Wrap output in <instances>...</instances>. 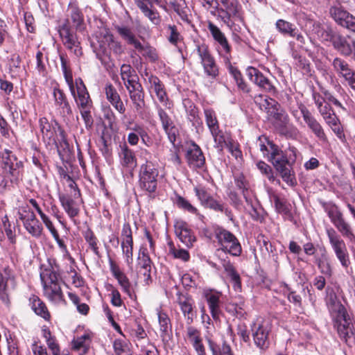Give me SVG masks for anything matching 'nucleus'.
Here are the masks:
<instances>
[{
    "instance_id": "f257e3e1",
    "label": "nucleus",
    "mask_w": 355,
    "mask_h": 355,
    "mask_svg": "<svg viewBox=\"0 0 355 355\" xmlns=\"http://www.w3.org/2000/svg\"><path fill=\"white\" fill-rule=\"evenodd\" d=\"M85 28L84 15L75 2H70L66 10V19L58 26V33L63 45L76 56L83 55L77 32Z\"/></svg>"
},
{
    "instance_id": "f03ea898",
    "label": "nucleus",
    "mask_w": 355,
    "mask_h": 355,
    "mask_svg": "<svg viewBox=\"0 0 355 355\" xmlns=\"http://www.w3.org/2000/svg\"><path fill=\"white\" fill-rule=\"evenodd\" d=\"M297 150L294 146H288L282 150L277 145L272 144L271 152L268 160L272 163L282 178L290 186L296 184L295 178L291 167L295 163Z\"/></svg>"
},
{
    "instance_id": "7ed1b4c3",
    "label": "nucleus",
    "mask_w": 355,
    "mask_h": 355,
    "mask_svg": "<svg viewBox=\"0 0 355 355\" xmlns=\"http://www.w3.org/2000/svg\"><path fill=\"white\" fill-rule=\"evenodd\" d=\"M56 267L49 264L41 267L40 279L43 286L44 295L54 304H65L61 288L62 279Z\"/></svg>"
},
{
    "instance_id": "20e7f679",
    "label": "nucleus",
    "mask_w": 355,
    "mask_h": 355,
    "mask_svg": "<svg viewBox=\"0 0 355 355\" xmlns=\"http://www.w3.org/2000/svg\"><path fill=\"white\" fill-rule=\"evenodd\" d=\"M329 312L333 325L339 338L347 343L355 335V320L347 313L345 307L340 302H334L329 306Z\"/></svg>"
},
{
    "instance_id": "39448f33",
    "label": "nucleus",
    "mask_w": 355,
    "mask_h": 355,
    "mask_svg": "<svg viewBox=\"0 0 355 355\" xmlns=\"http://www.w3.org/2000/svg\"><path fill=\"white\" fill-rule=\"evenodd\" d=\"M263 106L266 110L268 119L272 121L275 128L281 135H286L290 119L280 104L275 99L266 98Z\"/></svg>"
},
{
    "instance_id": "423d86ee",
    "label": "nucleus",
    "mask_w": 355,
    "mask_h": 355,
    "mask_svg": "<svg viewBox=\"0 0 355 355\" xmlns=\"http://www.w3.org/2000/svg\"><path fill=\"white\" fill-rule=\"evenodd\" d=\"M159 169L156 164L150 160H146L139 169V185L141 189L152 194L155 193L157 188Z\"/></svg>"
},
{
    "instance_id": "0eeeda50",
    "label": "nucleus",
    "mask_w": 355,
    "mask_h": 355,
    "mask_svg": "<svg viewBox=\"0 0 355 355\" xmlns=\"http://www.w3.org/2000/svg\"><path fill=\"white\" fill-rule=\"evenodd\" d=\"M1 168L12 183H17L22 177L23 163L8 149L0 148Z\"/></svg>"
},
{
    "instance_id": "6e6552de",
    "label": "nucleus",
    "mask_w": 355,
    "mask_h": 355,
    "mask_svg": "<svg viewBox=\"0 0 355 355\" xmlns=\"http://www.w3.org/2000/svg\"><path fill=\"white\" fill-rule=\"evenodd\" d=\"M322 36L326 40H329L334 48L344 56L353 55L355 60V40L350 37L343 36L331 29L325 30Z\"/></svg>"
},
{
    "instance_id": "1a4fd4ad",
    "label": "nucleus",
    "mask_w": 355,
    "mask_h": 355,
    "mask_svg": "<svg viewBox=\"0 0 355 355\" xmlns=\"http://www.w3.org/2000/svg\"><path fill=\"white\" fill-rule=\"evenodd\" d=\"M194 51L200 58L205 73L210 78L216 80L219 75V69L209 46L205 43H198Z\"/></svg>"
},
{
    "instance_id": "9d476101",
    "label": "nucleus",
    "mask_w": 355,
    "mask_h": 355,
    "mask_svg": "<svg viewBox=\"0 0 355 355\" xmlns=\"http://www.w3.org/2000/svg\"><path fill=\"white\" fill-rule=\"evenodd\" d=\"M216 238L220 249L234 257H239L242 252L241 245L238 239L230 231L219 228L216 231Z\"/></svg>"
},
{
    "instance_id": "9b49d317",
    "label": "nucleus",
    "mask_w": 355,
    "mask_h": 355,
    "mask_svg": "<svg viewBox=\"0 0 355 355\" xmlns=\"http://www.w3.org/2000/svg\"><path fill=\"white\" fill-rule=\"evenodd\" d=\"M326 233L337 259L339 260L343 267L347 268L350 264V260L344 240L332 227L327 228Z\"/></svg>"
},
{
    "instance_id": "f8f14e48",
    "label": "nucleus",
    "mask_w": 355,
    "mask_h": 355,
    "mask_svg": "<svg viewBox=\"0 0 355 355\" xmlns=\"http://www.w3.org/2000/svg\"><path fill=\"white\" fill-rule=\"evenodd\" d=\"M17 214L19 218L22 221L24 228L32 236L39 238L42 235V225L37 219L34 212L28 206L21 207Z\"/></svg>"
},
{
    "instance_id": "ddd939ff",
    "label": "nucleus",
    "mask_w": 355,
    "mask_h": 355,
    "mask_svg": "<svg viewBox=\"0 0 355 355\" xmlns=\"http://www.w3.org/2000/svg\"><path fill=\"white\" fill-rule=\"evenodd\" d=\"M300 114L308 128L315 137L322 144H328V138L324 130L318 119L312 114L309 110L302 103L298 105Z\"/></svg>"
},
{
    "instance_id": "4468645a",
    "label": "nucleus",
    "mask_w": 355,
    "mask_h": 355,
    "mask_svg": "<svg viewBox=\"0 0 355 355\" xmlns=\"http://www.w3.org/2000/svg\"><path fill=\"white\" fill-rule=\"evenodd\" d=\"M125 128L130 131L127 137V141L130 145H137L141 138L142 144L148 147L150 146L152 143L150 137L143 125L129 121L125 123Z\"/></svg>"
},
{
    "instance_id": "2eb2a0df",
    "label": "nucleus",
    "mask_w": 355,
    "mask_h": 355,
    "mask_svg": "<svg viewBox=\"0 0 355 355\" xmlns=\"http://www.w3.org/2000/svg\"><path fill=\"white\" fill-rule=\"evenodd\" d=\"M193 190L202 207L221 213L227 214L228 212V209L225 207L224 204L215 200L205 187L198 185L194 187Z\"/></svg>"
},
{
    "instance_id": "dca6fc26",
    "label": "nucleus",
    "mask_w": 355,
    "mask_h": 355,
    "mask_svg": "<svg viewBox=\"0 0 355 355\" xmlns=\"http://www.w3.org/2000/svg\"><path fill=\"white\" fill-rule=\"evenodd\" d=\"M334 71L345 79L349 88L355 93V71L349 64L340 58H336L332 62Z\"/></svg>"
},
{
    "instance_id": "f3484780",
    "label": "nucleus",
    "mask_w": 355,
    "mask_h": 355,
    "mask_svg": "<svg viewBox=\"0 0 355 355\" xmlns=\"http://www.w3.org/2000/svg\"><path fill=\"white\" fill-rule=\"evenodd\" d=\"M207 28L214 40L218 44L216 49L218 53L220 55L228 58V55H230L232 51V47L229 44L225 35L217 26L211 21L208 22Z\"/></svg>"
},
{
    "instance_id": "a211bd4d",
    "label": "nucleus",
    "mask_w": 355,
    "mask_h": 355,
    "mask_svg": "<svg viewBox=\"0 0 355 355\" xmlns=\"http://www.w3.org/2000/svg\"><path fill=\"white\" fill-rule=\"evenodd\" d=\"M4 275L0 272V300L8 304L10 302L8 289L9 284L12 288L16 286L15 275L14 271L10 267L3 269Z\"/></svg>"
},
{
    "instance_id": "6ab92c4d",
    "label": "nucleus",
    "mask_w": 355,
    "mask_h": 355,
    "mask_svg": "<svg viewBox=\"0 0 355 355\" xmlns=\"http://www.w3.org/2000/svg\"><path fill=\"white\" fill-rule=\"evenodd\" d=\"M246 75L252 83L256 84L263 91L271 94L275 93L276 89L272 83L257 69L252 67H248L246 69Z\"/></svg>"
},
{
    "instance_id": "aec40b11",
    "label": "nucleus",
    "mask_w": 355,
    "mask_h": 355,
    "mask_svg": "<svg viewBox=\"0 0 355 355\" xmlns=\"http://www.w3.org/2000/svg\"><path fill=\"white\" fill-rule=\"evenodd\" d=\"M329 12L331 16L339 25L355 32V17L342 7H331Z\"/></svg>"
},
{
    "instance_id": "412c9836",
    "label": "nucleus",
    "mask_w": 355,
    "mask_h": 355,
    "mask_svg": "<svg viewBox=\"0 0 355 355\" xmlns=\"http://www.w3.org/2000/svg\"><path fill=\"white\" fill-rule=\"evenodd\" d=\"M53 96L56 111L61 116L66 118L72 114L71 107L62 89L55 87L53 89Z\"/></svg>"
},
{
    "instance_id": "4be33fe9",
    "label": "nucleus",
    "mask_w": 355,
    "mask_h": 355,
    "mask_svg": "<svg viewBox=\"0 0 355 355\" xmlns=\"http://www.w3.org/2000/svg\"><path fill=\"white\" fill-rule=\"evenodd\" d=\"M117 33L126 42L128 45L134 47L135 50L141 55L144 53L148 43H141L134 34L130 28L128 26H116Z\"/></svg>"
},
{
    "instance_id": "5701e85b",
    "label": "nucleus",
    "mask_w": 355,
    "mask_h": 355,
    "mask_svg": "<svg viewBox=\"0 0 355 355\" xmlns=\"http://www.w3.org/2000/svg\"><path fill=\"white\" fill-rule=\"evenodd\" d=\"M203 295L207 303L212 318L215 320H218L221 313L220 298L222 297V293L215 290L210 289L205 291Z\"/></svg>"
},
{
    "instance_id": "b1692460",
    "label": "nucleus",
    "mask_w": 355,
    "mask_h": 355,
    "mask_svg": "<svg viewBox=\"0 0 355 355\" xmlns=\"http://www.w3.org/2000/svg\"><path fill=\"white\" fill-rule=\"evenodd\" d=\"M312 97L318 112L326 123L338 118L329 103L326 102L324 98L319 93L313 92Z\"/></svg>"
},
{
    "instance_id": "393cba45",
    "label": "nucleus",
    "mask_w": 355,
    "mask_h": 355,
    "mask_svg": "<svg viewBox=\"0 0 355 355\" xmlns=\"http://www.w3.org/2000/svg\"><path fill=\"white\" fill-rule=\"evenodd\" d=\"M224 8L219 11L220 16L225 24H228L232 18L238 17L241 6L238 0H220Z\"/></svg>"
},
{
    "instance_id": "a878e982",
    "label": "nucleus",
    "mask_w": 355,
    "mask_h": 355,
    "mask_svg": "<svg viewBox=\"0 0 355 355\" xmlns=\"http://www.w3.org/2000/svg\"><path fill=\"white\" fill-rule=\"evenodd\" d=\"M277 30L284 35L295 38L301 44L305 43V38L299 31L296 26L284 19H278L275 23Z\"/></svg>"
},
{
    "instance_id": "bb28decb",
    "label": "nucleus",
    "mask_w": 355,
    "mask_h": 355,
    "mask_svg": "<svg viewBox=\"0 0 355 355\" xmlns=\"http://www.w3.org/2000/svg\"><path fill=\"white\" fill-rule=\"evenodd\" d=\"M234 184L238 189L241 191L246 203L252 208L253 213H251L252 217L257 218V212L252 205L251 199L249 198L250 184L245 176L241 173H237L234 175Z\"/></svg>"
},
{
    "instance_id": "cd10ccee",
    "label": "nucleus",
    "mask_w": 355,
    "mask_h": 355,
    "mask_svg": "<svg viewBox=\"0 0 355 355\" xmlns=\"http://www.w3.org/2000/svg\"><path fill=\"white\" fill-rule=\"evenodd\" d=\"M157 113L162 127L168 135L169 141L175 145L176 137L178 135V130L173 125L168 114L161 107H157Z\"/></svg>"
},
{
    "instance_id": "c85d7f7f",
    "label": "nucleus",
    "mask_w": 355,
    "mask_h": 355,
    "mask_svg": "<svg viewBox=\"0 0 355 355\" xmlns=\"http://www.w3.org/2000/svg\"><path fill=\"white\" fill-rule=\"evenodd\" d=\"M105 92L107 101L120 113L125 112V105L115 87L111 84H107L105 87Z\"/></svg>"
},
{
    "instance_id": "c756f323",
    "label": "nucleus",
    "mask_w": 355,
    "mask_h": 355,
    "mask_svg": "<svg viewBox=\"0 0 355 355\" xmlns=\"http://www.w3.org/2000/svg\"><path fill=\"white\" fill-rule=\"evenodd\" d=\"M146 76H148V81L150 84V89L155 93L161 103H166L168 101V96L164 85L162 81L156 76L152 74L148 75V73H146Z\"/></svg>"
},
{
    "instance_id": "7c9ffc66",
    "label": "nucleus",
    "mask_w": 355,
    "mask_h": 355,
    "mask_svg": "<svg viewBox=\"0 0 355 355\" xmlns=\"http://www.w3.org/2000/svg\"><path fill=\"white\" fill-rule=\"evenodd\" d=\"M187 159L189 165L194 168H201L205 163V158L200 148L193 144L191 148L187 152Z\"/></svg>"
},
{
    "instance_id": "2f4dec72",
    "label": "nucleus",
    "mask_w": 355,
    "mask_h": 355,
    "mask_svg": "<svg viewBox=\"0 0 355 355\" xmlns=\"http://www.w3.org/2000/svg\"><path fill=\"white\" fill-rule=\"evenodd\" d=\"M119 157L121 164L123 167L134 168L137 165V157L133 150L130 149L127 144L120 146Z\"/></svg>"
},
{
    "instance_id": "473e14b6",
    "label": "nucleus",
    "mask_w": 355,
    "mask_h": 355,
    "mask_svg": "<svg viewBox=\"0 0 355 355\" xmlns=\"http://www.w3.org/2000/svg\"><path fill=\"white\" fill-rule=\"evenodd\" d=\"M223 267L230 282L233 284V288L236 291H241V277L233 264L229 261L224 259L223 261Z\"/></svg>"
},
{
    "instance_id": "72a5a7b5",
    "label": "nucleus",
    "mask_w": 355,
    "mask_h": 355,
    "mask_svg": "<svg viewBox=\"0 0 355 355\" xmlns=\"http://www.w3.org/2000/svg\"><path fill=\"white\" fill-rule=\"evenodd\" d=\"M180 308L186 318L187 323L190 324L193 321L194 313L193 300L187 296H180L178 300Z\"/></svg>"
},
{
    "instance_id": "f704fd0d",
    "label": "nucleus",
    "mask_w": 355,
    "mask_h": 355,
    "mask_svg": "<svg viewBox=\"0 0 355 355\" xmlns=\"http://www.w3.org/2000/svg\"><path fill=\"white\" fill-rule=\"evenodd\" d=\"M30 304L33 311L45 320L49 321L51 315L45 303L42 301L37 296L33 295L29 299Z\"/></svg>"
},
{
    "instance_id": "c9c22d12",
    "label": "nucleus",
    "mask_w": 355,
    "mask_h": 355,
    "mask_svg": "<svg viewBox=\"0 0 355 355\" xmlns=\"http://www.w3.org/2000/svg\"><path fill=\"white\" fill-rule=\"evenodd\" d=\"M135 1L142 13L148 17L152 23L154 24H158L159 23V13L155 9L153 8L151 3L148 6L144 0H135Z\"/></svg>"
},
{
    "instance_id": "e433bc0d",
    "label": "nucleus",
    "mask_w": 355,
    "mask_h": 355,
    "mask_svg": "<svg viewBox=\"0 0 355 355\" xmlns=\"http://www.w3.org/2000/svg\"><path fill=\"white\" fill-rule=\"evenodd\" d=\"M62 207L70 218H73L79 214L80 209L76 202L71 197L62 195L59 196Z\"/></svg>"
},
{
    "instance_id": "4c0bfd02",
    "label": "nucleus",
    "mask_w": 355,
    "mask_h": 355,
    "mask_svg": "<svg viewBox=\"0 0 355 355\" xmlns=\"http://www.w3.org/2000/svg\"><path fill=\"white\" fill-rule=\"evenodd\" d=\"M62 71L72 96H75V86L73 80V75L69 67V60L64 54L60 55Z\"/></svg>"
},
{
    "instance_id": "58836bf2",
    "label": "nucleus",
    "mask_w": 355,
    "mask_h": 355,
    "mask_svg": "<svg viewBox=\"0 0 355 355\" xmlns=\"http://www.w3.org/2000/svg\"><path fill=\"white\" fill-rule=\"evenodd\" d=\"M175 234L179 239L187 247H191L196 241V237L185 225L175 227Z\"/></svg>"
},
{
    "instance_id": "ea45409f",
    "label": "nucleus",
    "mask_w": 355,
    "mask_h": 355,
    "mask_svg": "<svg viewBox=\"0 0 355 355\" xmlns=\"http://www.w3.org/2000/svg\"><path fill=\"white\" fill-rule=\"evenodd\" d=\"M253 338L255 345L261 348H266L268 345V330L263 324L259 325L257 329L253 333Z\"/></svg>"
},
{
    "instance_id": "a19ab883",
    "label": "nucleus",
    "mask_w": 355,
    "mask_h": 355,
    "mask_svg": "<svg viewBox=\"0 0 355 355\" xmlns=\"http://www.w3.org/2000/svg\"><path fill=\"white\" fill-rule=\"evenodd\" d=\"M158 321L159 324V330L161 331V337L162 340H165L169 336L171 331V320L166 313L158 311Z\"/></svg>"
},
{
    "instance_id": "79ce46f5",
    "label": "nucleus",
    "mask_w": 355,
    "mask_h": 355,
    "mask_svg": "<svg viewBox=\"0 0 355 355\" xmlns=\"http://www.w3.org/2000/svg\"><path fill=\"white\" fill-rule=\"evenodd\" d=\"M315 262L322 274L328 277L331 276L332 269L325 248H323L320 257H315Z\"/></svg>"
},
{
    "instance_id": "37998d69",
    "label": "nucleus",
    "mask_w": 355,
    "mask_h": 355,
    "mask_svg": "<svg viewBox=\"0 0 355 355\" xmlns=\"http://www.w3.org/2000/svg\"><path fill=\"white\" fill-rule=\"evenodd\" d=\"M323 207L334 225L344 218L343 213L335 204L325 203Z\"/></svg>"
},
{
    "instance_id": "c03bdc74",
    "label": "nucleus",
    "mask_w": 355,
    "mask_h": 355,
    "mask_svg": "<svg viewBox=\"0 0 355 355\" xmlns=\"http://www.w3.org/2000/svg\"><path fill=\"white\" fill-rule=\"evenodd\" d=\"M340 234L345 239L350 241H355V234L350 225L345 220V218L340 220L334 225Z\"/></svg>"
},
{
    "instance_id": "a18cd8bd",
    "label": "nucleus",
    "mask_w": 355,
    "mask_h": 355,
    "mask_svg": "<svg viewBox=\"0 0 355 355\" xmlns=\"http://www.w3.org/2000/svg\"><path fill=\"white\" fill-rule=\"evenodd\" d=\"M209 347L212 355H234L231 347L225 341L221 345H218L209 340Z\"/></svg>"
},
{
    "instance_id": "49530a36",
    "label": "nucleus",
    "mask_w": 355,
    "mask_h": 355,
    "mask_svg": "<svg viewBox=\"0 0 355 355\" xmlns=\"http://www.w3.org/2000/svg\"><path fill=\"white\" fill-rule=\"evenodd\" d=\"M92 343V337L89 334H85L73 339L71 342V349L73 351L80 350L81 349H89Z\"/></svg>"
},
{
    "instance_id": "de8ad7c7",
    "label": "nucleus",
    "mask_w": 355,
    "mask_h": 355,
    "mask_svg": "<svg viewBox=\"0 0 355 355\" xmlns=\"http://www.w3.org/2000/svg\"><path fill=\"white\" fill-rule=\"evenodd\" d=\"M96 39L99 47L104 52L107 46L109 47L110 43L114 40L113 35L107 29L101 30L96 35Z\"/></svg>"
},
{
    "instance_id": "09e8293b",
    "label": "nucleus",
    "mask_w": 355,
    "mask_h": 355,
    "mask_svg": "<svg viewBox=\"0 0 355 355\" xmlns=\"http://www.w3.org/2000/svg\"><path fill=\"white\" fill-rule=\"evenodd\" d=\"M175 202L180 209H183L184 211L190 214H195L200 218H203V216L199 213L198 209L191 205V202L184 198L180 196H178Z\"/></svg>"
},
{
    "instance_id": "8fccbe9b",
    "label": "nucleus",
    "mask_w": 355,
    "mask_h": 355,
    "mask_svg": "<svg viewBox=\"0 0 355 355\" xmlns=\"http://www.w3.org/2000/svg\"><path fill=\"white\" fill-rule=\"evenodd\" d=\"M120 74L124 85H125V83H130V81L139 79L135 71L130 64H123L121 67Z\"/></svg>"
},
{
    "instance_id": "3c124183",
    "label": "nucleus",
    "mask_w": 355,
    "mask_h": 355,
    "mask_svg": "<svg viewBox=\"0 0 355 355\" xmlns=\"http://www.w3.org/2000/svg\"><path fill=\"white\" fill-rule=\"evenodd\" d=\"M206 124L210 132L217 130L219 128V123L216 112L211 108L204 110Z\"/></svg>"
},
{
    "instance_id": "603ef678",
    "label": "nucleus",
    "mask_w": 355,
    "mask_h": 355,
    "mask_svg": "<svg viewBox=\"0 0 355 355\" xmlns=\"http://www.w3.org/2000/svg\"><path fill=\"white\" fill-rule=\"evenodd\" d=\"M168 254L174 259H178L183 261H188L190 259L189 253L184 249H176L173 241L168 242Z\"/></svg>"
},
{
    "instance_id": "864d4df0",
    "label": "nucleus",
    "mask_w": 355,
    "mask_h": 355,
    "mask_svg": "<svg viewBox=\"0 0 355 355\" xmlns=\"http://www.w3.org/2000/svg\"><path fill=\"white\" fill-rule=\"evenodd\" d=\"M129 96L136 111H141L145 106L144 89L132 92Z\"/></svg>"
},
{
    "instance_id": "5fc2aeb1",
    "label": "nucleus",
    "mask_w": 355,
    "mask_h": 355,
    "mask_svg": "<svg viewBox=\"0 0 355 355\" xmlns=\"http://www.w3.org/2000/svg\"><path fill=\"white\" fill-rule=\"evenodd\" d=\"M84 238L86 242L89 244V248L94 252V253L99 258L101 254L98 247V239L94 235V232L90 230L87 229L83 233Z\"/></svg>"
},
{
    "instance_id": "6e6d98bb",
    "label": "nucleus",
    "mask_w": 355,
    "mask_h": 355,
    "mask_svg": "<svg viewBox=\"0 0 355 355\" xmlns=\"http://www.w3.org/2000/svg\"><path fill=\"white\" fill-rule=\"evenodd\" d=\"M275 207L277 211L286 216H291L290 205L287 204L286 200L280 198L278 196H272Z\"/></svg>"
},
{
    "instance_id": "4d7b16f0",
    "label": "nucleus",
    "mask_w": 355,
    "mask_h": 355,
    "mask_svg": "<svg viewBox=\"0 0 355 355\" xmlns=\"http://www.w3.org/2000/svg\"><path fill=\"white\" fill-rule=\"evenodd\" d=\"M121 248L128 265L133 261V240L122 241Z\"/></svg>"
},
{
    "instance_id": "13d9d810",
    "label": "nucleus",
    "mask_w": 355,
    "mask_h": 355,
    "mask_svg": "<svg viewBox=\"0 0 355 355\" xmlns=\"http://www.w3.org/2000/svg\"><path fill=\"white\" fill-rule=\"evenodd\" d=\"M257 143L259 150L263 153V157L268 158V155H270L269 153L271 152V146L275 144L264 136L259 137Z\"/></svg>"
},
{
    "instance_id": "bf43d9fd",
    "label": "nucleus",
    "mask_w": 355,
    "mask_h": 355,
    "mask_svg": "<svg viewBox=\"0 0 355 355\" xmlns=\"http://www.w3.org/2000/svg\"><path fill=\"white\" fill-rule=\"evenodd\" d=\"M116 279H117L119 285L121 286L123 292L126 293L130 298L133 299L136 297L135 293L131 291V284L124 273L116 277Z\"/></svg>"
},
{
    "instance_id": "052dcab7",
    "label": "nucleus",
    "mask_w": 355,
    "mask_h": 355,
    "mask_svg": "<svg viewBox=\"0 0 355 355\" xmlns=\"http://www.w3.org/2000/svg\"><path fill=\"white\" fill-rule=\"evenodd\" d=\"M210 133L214 138L215 147L220 150H223L226 145V139L223 131L218 128L210 132Z\"/></svg>"
},
{
    "instance_id": "680f3d73",
    "label": "nucleus",
    "mask_w": 355,
    "mask_h": 355,
    "mask_svg": "<svg viewBox=\"0 0 355 355\" xmlns=\"http://www.w3.org/2000/svg\"><path fill=\"white\" fill-rule=\"evenodd\" d=\"M40 129L44 138L50 139L53 132L51 130V125L46 118H41L39 121Z\"/></svg>"
},
{
    "instance_id": "e2e57ef3",
    "label": "nucleus",
    "mask_w": 355,
    "mask_h": 355,
    "mask_svg": "<svg viewBox=\"0 0 355 355\" xmlns=\"http://www.w3.org/2000/svg\"><path fill=\"white\" fill-rule=\"evenodd\" d=\"M187 118L192 125L196 126L200 124V120L198 116V110L197 107L193 105H190L187 110Z\"/></svg>"
},
{
    "instance_id": "0e129e2a",
    "label": "nucleus",
    "mask_w": 355,
    "mask_h": 355,
    "mask_svg": "<svg viewBox=\"0 0 355 355\" xmlns=\"http://www.w3.org/2000/svg\"><path fill=\"white\" fill-rule=\"evenodd\" d=\"M332 130V131L336 134V135L341 140L344 141L345 139V134L343 132V130L340 125V121L338 118L335 119L327 123Z\"/></svg>"
},
{
    "instance_id": "69168bd1",
    "label": "nucleus",
    "mask_w": 355,
    "mask_h": 355,
    "mask_svg": "<svg viewBox=\"0 0 355 355\" xmlns=\"http://www.w3.org/2000/svg\"><path fill=\"white\" fill-rule=\"evenodd\" d=\"M257 166L263 174L266 175L270 181L273 182L275 180L271 167L266 162L259 161L257 163Z\"/></svg>"
},
{
    "instance_id": "338daca9",
    "label": "nucleus",
    "mask_w": 355,
    "mask_h": 355,
    "mask_svg": "<svg viewBox=\"0 0 355 355\" xmlns=\"http://www.w3.org/2000/svg\"><path fill=\"white\" fill-rule=\"evenodd\" d=\"M80 114L84 121L85 128L89 129L92 127L94 120L91 114V108L80 109Z\"/></svg>"
},
{
    "instance_id": "774afa93",
    "label": "nucleus",
    "mask_w": 355,
    "mask_h": 355,
    "mask_svg": "<svg viewBox=\"0 0 355 355\" xmlns=\"http://www.w3.org/2000/svg\"><path fill=\"white\" fill-rule=\"evenodd\" d=\"M21 60L18 54H12L9 60L10 70L14 73H18L21 70Z\"/></svg>"
}]
</instances>
